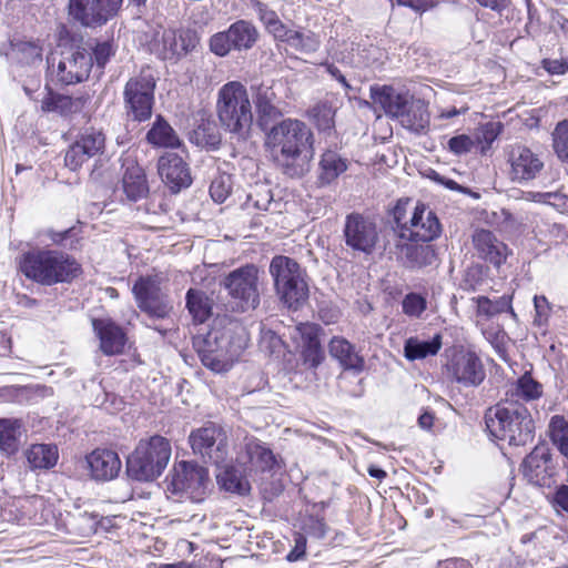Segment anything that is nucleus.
I'll return each instance as SVG.
<instances>
[{"label":"nucleus","instance_id":"f257e3e1","mask_svg":"<svg viewBox=\"0 0 568 568\" xmlns=\"http://www.w3.org/2000/svg\"><path fill=\"white\" fill-rule=\"evenodd\" d=\"M265 146L284 174L301 178L310 171L314 134L305 122L288 118L274 124L266 133Z\"/></svg>","mask_w":568,"mask_h":568},{"label":"nucleus","instance_id":"f03ea898","mask_svg":"<svg viewBox=\"0 0 568 568\" xmlns=\"http://www.w3.org/2000/svg\"><path fill=\"white\" fill-rule=\"evenodd\" d=\"M248 343L245 327L230 321L222 327H213L203 337H197L194 345L202 364L215 373L227 372L240 358Z\"/></svg>","mask_w":568,"mask_h":568},{"label":"nucleus","instance_id":"7ed1b4c3","mask_svg":"<svg viewBox=\"0 0 568 568\" xmlns=\"http://www.w3.org/2000/svg\"><path fill=\"white\" fill-rule=\"evenodd\" d=\"M20 271L36 283L51 286L71 282L80 274L81 266L62 251L37 248L22 255Z\"/></svg>","mask_w":568,"mask_h":568},{"label":"nucleus","instance_id":"20e7f679","mask_svg":"<svg viewBox=\"0 0 568 568\" xmlns=\"http://www.w3.org/2000/svg\"><path fill=\"white\" fill-rule=\"evenodd\" d=\"M489 434L510 446H524L535 437V423L530 412L521 404L497 405L485 415Z\"/></svg>","mask_w":568,"mask_h":568},{"label":"nucleus","instance_id":"39448f33","mask_svg":"<svg viewBox=\"0 0 568 568\" xmlns=\"http://www.w3.org/2000/svg\"><path fill=\"white\" fill-rule=\"evenodd\" d=\"M216 112L222 126L244 138L252 125V104L246 88L239 81L221 87L217 94Z\"/></svg>","mask_w":568,"mask_h":568},{"label":"nucleus","instance_id":"423d86ee","mask_svg":"<svg viewBox=\"0 0 568 568\" xmlns=\"http://www.w3.org/2000/svg\"><path fill=\"white\" fill-rule=\"evenodd\" d=\"M270 274L280 300L290 308L301 307L308 298L306 273L300 264L284 255H276L270 263Z\"/></svg>","mask_w":568,"mask_h":568},{"label":"nucleus","instance_id":"0eeeda50","mask_svg":"<svg viewBox=\"0 0 568 568\" xmlns=\"http://www.w3.org/2000/svg\"><path fill=\"white\" fill-rule=\"evenodd\" d=\"M258 273L257 266L246 264L233 270L223 280L224 288L243 312L260 305Z\"/></svg>","mask_w":568,"mask_h":568},{"label":"nucleus","instance_id":"6e6552de","mask_svg":"<svg viewBox=\"0 0 568 568\" xmlns=\"http://www.w3.org/2000/svg\"><path fill=\"white\" fill-rule=\"evenodd\" d=\"M394 217L399 227L400 237L408 241L430 242L442 233V225L437 215L423 203L415 206L409 221L406 222H402L403 214L399 203L395 207Z\"/></svg>","mask_w":568,"mask_h":568},{"label":"nucleus","instance_id":"1a4fd4ad","mask_svg":"<svg viewBox=\"0 0 568 568\" xmlns=\"http://www.w3.org/2000/svg\"><path fill=\"white\" fill-rule=\"evenodd\" d=\"M209 485V471L205 467L182 460L174 465L169 489L199 503L206 495Z\"/></svg>","mask_w":568,"mask_h":568},{"label":"nucleus","instance_id":"9d476101","mask_svg":"<svg viewBox=\"0 0 568 568\" xmlns=\"http://www.w3.org/2000/svg\"><path fill=\"white\" fill-rule=\"evenodd\" d=\"M445 373L449 381L463 387H477L486 377L479 356L475 352L465 349L453 353L445 365Z\"/></svg>","mask_w":568,"mask_h":568},{"label":"nucleus","instance_id":"9b49d317","mask_svg":"<svg viewBox=\"0 0 568 568\" xmlns=\"http://www.w3.org/2000/svg\"><path fill=\"white\" fill-rule=\"evenodd\" d=\"M344 237L347 246L364 254H372L379 242L376 223L358 213L348 214L344 224Z\"/></svg>","mask_w":568,"mask_h":568},{"label":"nucleus","instance_id":"f8f14e48","mask_svg":"<svg viewBox=\"0 0 568 568\" xmlns=\"http://www.w3.org/2000/svg\"><path fill=\"white\" fill-rule=\"evenodd\" d=\"M55 60L57 58L52 57L51 68L58 81L67 85L85 80L93 67L92 55L84 49H70L62 52L57 62Z\"/></svg>","mask_w":568,"mask_h":568},{"label":"nucleus","instance_id":"ddd939ff","mask_svg":"<svg viewBox=\"0 0 568 568\" xmlns=\"http://www.w3.org/2000/svg\"><path fill=\"white\" fill-rule=\"evenodd\" d=\"M507 163L509 179L521 185L537 179L545 166L541 155L524 144L509 148Z\"/></svg>","mask_w":568,"mask_h":568},{"label":"nucleus","instance_id":"4468645a","mask_svg":"<svg viewBox=\"0 0 568 568\" xmlns=\"http://www.w3.org/2000/svg\"><path fill=\"white\" fill-rule=\"evenodd\" d=\"M104 145L105 138L101 131L85 129L65 151V166L71 171L79 170L89 159L102 153Z\"/></svg>","mask_w":568,"mask_h":568},{"label":"nucleus","instance_id":"2eb2a0df","mask_svg":"<svg viewBox=\"0 0 568 568\" xmlns=\"http://www.w3.org/2000/svg\"><path fill=\"white\" fill-rule=\"evenodd\" d=\"M165 19L159 17L156 20L148 23V30H144V45L149 51L161 60L175 59L176 52V31L166 28Z\"/></svg>","mask_w":568,"mask_h":568},{"label":"nucleus","instance_id":"dca6fc26","mask_svg":"<svg viewBox=\"0 0 568 568\" xmlns=\"http://www.w3.org/2000/svg\"><path fill=\"white\" fill-rule=\"evenodd\" d=\"M158 172L169 189L176 193L192 183L190 168L182 156L175 153H164L158 161Z\"/></svg>","mask_w":568,"mask_h":568},{"label":"nucleus","instance_id":"f3484780","mask_svg":"<svg viewBox=\"0 0 568 568\" xmlns=\"http://www.w3.org/2000/svg\"><path fill=\"white\" fill-rule=\"evenodd\" d=\"M223 436L224 434L221 427L209 423L193 430L189 436V443L194 454L209 457L217 463L223 458L222 454H217L221 452Z\"/></svg>","mask_w":568,"mask_h":568},{"label":"nucleus","instance_id":"a211bd4d","mask_svg":"<svg viewBox=\"0 0 568 568\" xmlns=\"http://www.w3.org/2000/svg\"><path fill=\"white\" fill-rule=\"evenodd\" d=\"M320 327L313 323H300L291 334L292 339L301 348L305 363L316 367L323 359V351L318 339Z\"/></svg>","mask_w":568,"mask_h":568},{"label":"nucleus","instance_id":"6ab92c4d","mask_svg":"<svg viewBox=\"0 0 568 568\" xmlns=\"http://www.w3.org/2000/svg\"><path fill=\"white\" fill-rule=\"evenodd\" d=\"M471 241L479 258L489 262L496 267L505 263L509 253L508 247L493 232L484 229L476 230Z\"/></svg>","mask_w":568,"mask_h":568},{"label":"nucleus","instance_id":"aec40b11","mask_svg":"<svg viewBox=\"0 0 568 568\" xmlns=\"http://www.w3.org/2000/svg\"><path fill=\"white\" fill-rule=\"evenodd\" d=\"M170 457V442L162 436L151 437L144 447V480L159 477L166 468Z\"/></svg>","mask_w":568,"mask_h":568},{"label":"nucleus","instance_id":"412c9836","mask_svg":"<svg viewBox=\"0 0 568 568\" xmlns=\"http://www.w3.org/2000/svg\"><path fill=\"white\" fill-rule=\"evenodd\" d=\"M92 327L100 341V349L104 355L112 356L123 352L126 334L110 318H93Z\"/></svg>","mask_w":568,"mask_h":568},{"label":"nucleus","instance_id":"4be33fe9","mask_svg":"<svg viewBox=\"0 0 568 568\" xmlns=\"http://www.w3.org/2000/svg\"><path fill=\"white\" fill-rule=\"evenodd\" d=\"M91 477L98 481L115 478L121 469L118 454L111 449L97 448L85 457Z\"/></svg>","mask_w":568,"mask_h":568},{"label":"nucleus","instance_id":"5701e85b","mask_svg":"<svg viewBox=\"0 0 568 568\" xmlns=\"http://www.w3.org/2000/svg\"><path fill=\"white\" fill-rule=\"evenodd\" d=\"M239 464L251 470H271L276 464L273 452L254 437L245 438L243 450L237 456Z\"/></svg>","mask_w":568,"mask_h":568},{"label":"nucleus","instance_id":"b1692460","mask_svg":"<svg viewBox=\"0 0 568 568\" xmlns=\"http://www.w3.org/2000/svg\"><path fill=\"white\" fill-rule=\"evenodd\" d=\"M283 87L282 81H273L271 84L262 83L255 88L254 102L262 120H275L282 115L277 90Z\"/></svg>","mask_w":568,"mask_h":568},{"label":"nucleus","instance_id":"393cba45","mask_svg":"<svg viewBox=\"0 0 568 568\" xmlns=\"http://www.w3.org/2000/svg\"><path fill=\"white\" fill-rule=\"evenodd\" d=\"M371 98L387 115L399 118L404 116L407 112V104L409 102L408 94L397 92L392 87H371Z\"/></svg>","mask_w":568,"mask_h":568},{"label":"nucleus","instance_id":"a878e982","mask_svg":"<svg viewBox=\"0 0 568 568\" xmlns=\"http://www.w3.org/2000/svg\"><path fill=\"white\" fill-rule=\"evenodd\" d=\"M124 174L122 179L123 192L129 201L135 202L142 196V168L138 158L128 153L123 158Z\"/></svg>","mask_w":568,"mask_h":568},{"label":"nucleus","instance_id":"bb28decb","mask_svg":"<svg viewBox=\"0 0 568 568\" xmlns=\"http://www.w3.org/2000/svg\"><path fill=\"white\" fill-rule=\"evenodd\" d=\"M443 345L442 334H435L430 339H422L419 336H412L405 341L404 356L414 362L438 354Z\"/></svg>","mask_w":568,"mask_h":568},{"label":"nucleus","instance_id":"cd10ccee","mask_svg":"<svg viewBox=\"0 0 568 568\" xmlns=\"http://www.w3.org/2000/svg\"><path fill=\"white\" fill-rule=\"evenodd\" d=\"M24 456L31 470H47L53 468L59 459V450L54 444H33Z\"/></svg>","mask_w":568,"mask_h":568},{"label":"nucleus","instance_id":"c85d7f7f","mask_svg":"<svg viewBox=\"0 0 568 568\" xmlns=\"http://www.w3.org/2000/svg\"><path fill=\"white\" fill-rule=\"evenodd\" d=\"M542 395V385L535 381L530 373L526 372L517 379L506 393V402L519 404V400L530 402Z\"/></svg>","mask_w":568,"mask_h":568},{"label":"nucleus","instance_id":"c756f323","mask_svg":"<svg viewBox=\"0 0 568 568\" xmlns=\"http://www.w3.org/2000/svg\"><path fill=\"white\" fill-rule=\"evenodd\" d=\"M148 142L156 148L181 149L183 142L175 130L162 118L158 116L146 134Z\"/></svg>","mask_w":568,"mask_h":568},{"label":"nucleus","instance_id":"7c9ffc66","mask_svg":"<svg viewBox=\"0 0 568 568\" xmlns=\"http://www.w3.org/2000/svg\"><path fill=\"white\" fill-rule=\"evenodd\" d=\"M328 349L331 356L337 359L345 369L361 371L363 368V358L347 339L338 336L333 337Z\"/></svg>","mask_w":568,"mask_h":568},{"label":"nucleus","instance_id":"2f4dec72","mask_svg":"<svg viewBox=\"0 0 568 568\" xmlns=\"http://www.w3.org/2000/svg\"><path fill=\"white\" fill-rule=\"evenodd\" d=\"M22 436V423L17 418H0V452L10 457L18 453Z\"/></svg>","mask_w":568,"mask_h":568},{"label":"nucleus","instance_id":"473e14b6","mask_svg":"<svg viewBox=\"0 0 568 568\" xmlns=\"http://www.w3.org/2000/svg\"><path fill=\"white\" fill-rule=\"evenodd\" d=\"M348 168L346 159L342 158L335 151H326L322 154L320 161V175L321 184L327 185L334 182L342 173Z\"/></svg>","mask_w":568,"mask_h":568},{"label":"nucleus","instance_id":"72a5a7b5","mask_svg":"<svg viewBox=\"0 0 568 568\" xmlns=\"http://www.w3.org/2000/svg\"><path fill=\"white\" fill-rule=\"evenodd\" d=\"M278 41L285 42L291 49L301 53H312L320 48V38L310 30H293L287 28L286 34Z\"/></svg>","mask_w":568,"mask_h":568},{"label":"nucleus","instance_id":"f704fd0d","mask_svg":"<svg viewBox=\"0 0 568 568\" xmlns=\"http://www.w3.org/2000/svg\"><path fill=\"white\" fill-rule=\"evenodd\" d=\"M220 487L230 493L244 495L250 490V484L243 471L234 466L221 467L216 474Z\"/></svg>","mask_w":568,"mask_h":568},{"label":"nucleus","instance_id":"c9c22d12","mask_svg":"<svg viewBox=\"0 0 568 568\" xmlns=\"http://www.w3.org/2000/svg\"><path fill=\"white\" fill-rule=\"evenodd\" d=\"M227 30L234 50H248L255 44L258 38L256 28L245 20H239L232 23Z\"/></svg>","mask_w":568,"mask_h":568},{"label":"nucleus","instance_id":"e433bc0d","mask_svg":"<svg viewBox=\"0 0 568 568\" xmlns=\"http://www.w3.org/2000/svg\"><path fill=\"white\" fill-rule=\"evenodd\" d=\"M549 455L544 449L535 448L523 462L521 469L530 481L538 483L547 471Z\"/></svg>","mask_w":568,"mask_h":568},{"label":"nucleus","instance_id":"4c0bfd02","mask_svg":"<svg viewBox=\"0 0 568 568\" xmlns=\"http://www.w3.org/2000/svg\"><path fill=\"white\" fill-rule=\"evenodd\" d=\"M189 140L200 148L216 149L221 142V136L213 122L203 120L192 130Z\"/></svg>","mask_w":568,"mask_h":568},{"label":"nucleus","instance_id":"58836bf2","mask_svg":"<svg viewBox=\"0 0 568 568\" xmlns=\"http://www.w3.org/2000/svg\"><path fill=\"white\" fill-rule=\"evenodd\" d=\"M124 102L126 113L134 121L142 120V81L139 78H132L124 88Z\"/></svg>","mask_w":568,"mask_h":568},{"label":"nucleus","instance_id":"ea45409f","mask_svg":"<svg viewBox=\"0 0 568 568\" xmlns=\"http://www.w3.org/2000/svg\"><path fill=\"white\" fill-rule=\"evenodd\" d=\"M253 8L266 31L276 40H280L286 34L287 27L280 20L277 13L270 9L267 4L256 1L254 2Z\"/></svg>","mask_w":568,"mask_h":568},{"label":"nucleus","instance_id":"a19ab883","mask_svg":"<svg viewBox=\"0 0 568 568\" xmlns=\"http://www.w3.org/2000/svg\"><path fill=\"white\" fill-rule=\"evenodd\" d=\"M186 307L197 323L205 322L211 314V304L206 295L193 288L186 293Z\"/></svg>","mask_w":568,"mask_h":568},{"label":"nucleus","instance_id":"79ce46f5","mask_svg":"<svg viewBox=\"0 0 568 568\" xmlns=\"http://www.w3.org/2000/svg\"><path fill=\"white\" fill-rule=\"evenodd\" d=\"M95 2L94 0H70L69 14L84 27H100L101 23L91 21L90 18H95Z\"/></svg>","mask_w":568,"mask_h":568},{"label":"nucleus","instance_id":"37998d69","mask_svg":"<svg viewBox=\"0 0 568 568\" xmlns=\"http://www.w3.org/2000/svg\"><path fill=\"white\" fill-rule=\"evenodd\" d=\"M171 311V306L164 295L158 290L156 295L149 294V281L144 278V313L150 318H165Z\"/></svg>","mask_w":568,"mask_h":568},{"label":"nucleus","instance_id":"c03bdc74","mask_svg":"<svg viewBox=\"0 0 568 568\" xmlns=\"http://www.w3.org/2000/svg\"><path fill=\"white\" fill-rule=\"evenodd\" d=\"M503 125L499 122H488L478 128L474 133V141L476 150H479L481 154H486L494 141L501 133Z\"/></svg>","mask_w":568,"mask_h":568},{"label":"nucleus","instance_id":"a18cd8bd","mask_svg":"<svg viewBox=\"0 0 568 568\" xmlns=\"http://www.w3.org/2000/svg\"><path fill=\"white\" fill-rule=\"evenodd\" d=\"M477 311L478 314L487 317H491L504 312H509L511 316H516L511 306V297L508 295L500 296L495 301L485 296H479L477 298Z\"/></svg>","mask_w":568,"mask_h":568},{"label":"nucleus","instance_id":"49530a36","mask_svg":"<svg viewBox=\"0 0 568 568\" xmlns=\"http://www.w3.org/2000/svg\"><path fill=\"white\" fill-rule=\"evenodd\" d=\"M549 434L554 445L568 459V422L562 416H552Z\"/></svg>","mask_w":568,"mask_h":568},{"label":"nucleus","instance_id":"de8ad7c7","mask_svg":"<svg viewBox=\"0 0 568 568\" xmlns=\"http://www.w3.org/2000/svg\"><path fill=\"white\" fill-rule=\"evenodd\" d=\"M552 149L557 158L568 163V120L558 122L551 133Z\"/></svg>","mask_w":568,"mask_h":568},{"label":"nucleus","instance_id":"09e8293b","mask_svg":"<svg viewBox=\"0 0 568 568\" xmlns=\"http://www.w3.org/2000/svg\"><path fill=\"white\" fill-rule=\"evenodd\" d=\"M311 115L321 131H328L334 128L335 111L327 102H320L311 110Z\"/></svg>","mask_w":568,"mask_h":568},{"label":"nucleus","instance_id":"8fccbe9b","mask_svg":"<svg viewBox=\"0 0 568 568\" xmlns=\"http://www.w3.org/2000/svg\"><path fill=\"white\" fill-rule=\"evenodd\" d=\"M200 42L197 32L193 29H180L176 31V52L175 58L187 54L193 51Z\"/></svg>","mask_w":568,"mask_h":568},{"label":"nucleus","instance_id":"3c124183","mask_svg":"<svg viewBox=\"0 0 568 568\" xmlns=\"http://www.w3.org/2000/svg\"><path fill=\"white\" fill-rule=\"evenodd\" d=\"M123 0H94L95 2V18L91 17V21L100 22L101 26L105 24L110 19L114 18L119 12Z\"/></svg>","mask_w":568,"mask_h":568},{"label":"nucleus","instance_id":"603ef678","mask_svg":"<svg viewBox=\"0 0 568 568\" xmlns=\"http://www.w3.org/2000/svg\"><path fill=\"white\" fill-rule=\"evenodd\" d=\"M73 100L67 95L53 94L48 91L41 100V109L47 112L60 111L61 113L69 111L72 108Z\"/></svg>","mask_w":568,"mask_h":568},{"label":"nucleus","instance_id":"864d4df0","mask_svg":"<svg viewBox=\"0 0 568 568\" xmlns=\"http://www.w3.org/2000/svg\"><path fill=\"white\" fill-rule=\"evenodd\" d=\"M231 190L232 181L227 174L215 176L210 185L211 197L216 203H223L229 197Z\"/></svg>","mask_w":568,"mask_h":568},{"label":"nucleus","instance_id":"5fc2aeb1","mask_svg":"<svg viewBox=\"0 0 568 568\" xmlns=\"http://www.w3.org/2000/svg\"><path fill=\"white\" fill-rule=\"evenodd\" d=\"M402 254L405 255L407 263L412 266H423L428 263L427 258L432 254L428 246L405 245L402 247Z\"/></svg>","mask_w":568,"mask_h":568},{"label":"nucleus","instance_id":"6e6d98bb","mask_svg":"<svg viewBox=\"0 0 568 568\" xmlns=\"http://www.w3.org/2000/svg\"><path fill=\"white\" fill-rule=\"evenodd\" d=\"M447 149L455 155H464L476 150L473 134H458L447 142Z\"/></svg>","mask_w":568,"mask_h":568},{"label":"nucleus","instance_id":"4d7b16f0","mask_svg":"<svg viewBox=\"0 0 568 568\" xmlns=\"http://www.w3.org/2000/svg\"><path fill=\"white\" fill-rule=\"evenodd\" d=\"M210 50L219 57H225L230 53L234 45L231 42L229 30L217 32L210 38Z\"/></svg>","mask_w":568,"mask_h":568},{"label":"nucleus","instance_id":"13d9d810","mask_svg":"<svg viewBox=\"0 0 568 568\" xmlns=\"http://www.w3.org/2000/svg\"><path fill=\"white\" fill-rule=\"evenodd\" d=\"M403 312L410 317H419L426 310V300L416 293H409L403 300Z\"/></svg>","mask_w":568,"mask_h":568},{"label":"nucleus","instance_id":"bf43d9fd","mask_svg":"<svg viewBox=\"0 0 568 568\" xmlns=\"http://www.w3.org/2000/svg\"><path fill=\"white\" fill-rule=\"evenodd\" d=\"M92 59L94 58L95 64L99 69H103L109 59L114 54L113 45L110 41L97 42L90 45Z\"/></svg>","mask_w":568,"mask_h":568},{"label":"nucleus","instance_id":"052dcab7","mask_svg":"<svg viewBox=\"0 0 568 568\" xmlns=\"http://www.w3.org/2000/svg\"><path fill=\"white\" fill-rule=\"evenodd\" d=\"M126 474L132 480L142 481V456L138 449L126 458Z\"/></svg>","mask_w":568,"mask_h":568},{"label":"nucleus","instance_id":"680f3d73","mask_svg":"<svg viewBox=\"0 0 568 568\" xmlns=\"http://www.w3.org/2000/svg\"><path fill=\"white\" fill-rule=\"evenodd\" d=\"M18 51L22 54L21 61L26 63H34L41 61V49L39 45L31 42H23L17 47Z\"/></svg>","mask_w":568,"mask_h":568},{"label":"nucleus","instance_id":"e2e57ef3","mask_svg":"<svg viewBox=\"0 0 568 568\" xmlns=\"http://www.w3.org/2000/svg\"><path fill=\"white\" fill-rule=\"evenodd\" d=\"M534 306L536 311L535 323L539 326L546 324L550 312V305L547 298L536 295L534 297Z\"/></svg>","mask_w":568,"mask_h":568},{"label":"nucleus","instance_id":"0e129e2a","mask_svg":"<svg viewBox=\"0 0 568 568\" xmlns=\"http://www.w3.org/2000/svg\"><path fill=\"white\" fill-rule=\"evenodd\" d=\"M272 194L268 189H263L255 194L248 195V201L252 202V205L261 211H268L272 204Z\"/></svg>","mask_w":568,"mask_h":568},{"label":"nucleus","instance_id":"69168bd1","mask_svg":"<svg viewBox=\"0 0 568 568\" xmlns=\"http://www.w3.org/2000/svg\"><path fill=\"white\" fill-rule=\"evenodd\" d=\"M305 550H306V538L303 535H297V537L295 538V546L288 552L286 558L288 561H297L304 557Z\"/></svg>","mask_w":568,"mask_h":568},{"label":"nucleus","instance_id":"338daca9","mask_svg":"<svg viewBox=\"0 0 568 568\" xmlns=\"http://www.w3.org/2000/svg\"><path fill=\"white\" fill-rule=\"evenodd\" d=\"M544 68L550 74H564L568 70V65L559 60H545Z\"/></svg>","mask_w":568,"mask_h":568},{"label":"nucleus","instance_id":"774afa93","mask_svg":"<svg viewBox=\"0 0 568 568\" xmlns=\"http://www.w3.org/2000/svg\"><path fill=\"white\" fill-rule=\"evenodd\" d=\"M554 501L568 513V486L561 485L555 493Z\"/></svg>","mask_w":568,"mask_h":568}]
</instances>
